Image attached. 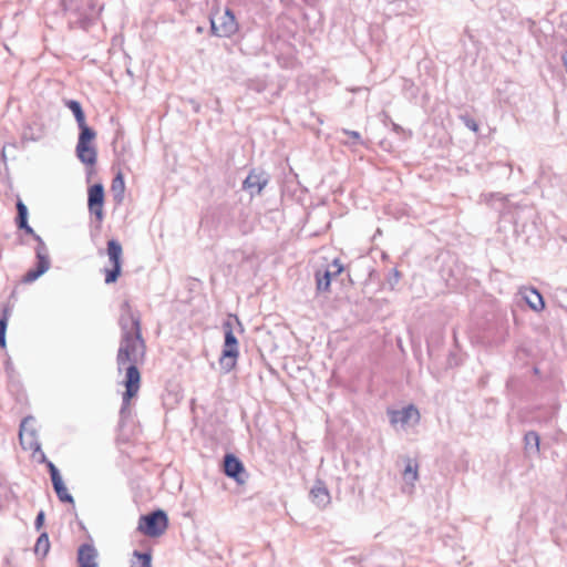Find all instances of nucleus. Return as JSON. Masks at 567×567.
Returning <instances> with one entry per match:
<instances>
[{
    "instance_id": "obj_1",
    "label": "nucleus",
    "mask_w": 567,
    "mask_h": 567,
    "mask_svg": "<svg viewBox=\"0 0 567 567\" xmlns=\"http://www.w3.org/2000/svg\"><path fill=\"white\" fill-rule=\"evenodd\" d=\"M146 344L142 333L121 336L120 347L116 354L117 370H125V400L134 398L141 385V372L138 364L145 361Z\"/></svg>"
},
{
    "instance_id": "obj_2",
    "label": "nucleus",
    "mask_w": 567,
    "mask_h": 567,
    "mask_svg": "<svg viewBox=\"0 0 567 567\" xmlns=\"http://www.w3.org/2000/svg\"><path fill=\"white\" fill-rule=\"evenodd\" d=\"M61 6L71 28L86 30L97 18L102 6L96 0H62Z\"/></svg>"
},
{
    "instance_id": "obj_3",
    "label": "nucleus",
    "mask_w": 567,
    "mask_h": 567,
    "mask_svg": "<svg viewBox=\"0 0 567 567\" xmlns=\"http://www.w3.org/2000/svg\"><path fill=\"white\" fill-rule=\"evenodd\" d=\"M234 321L239 327L240 332L244 331L243 324L236 315H230L229 318L223 322L224 344L219 364L225 373L230 372L236 367L239 357V343L234 332Z\"/></svg>"
},
{
    "instance_id": "obj_4",
    "label": "nucleus",
    "mask_w": 567,
    "mask_h": 567,
    "mask_svg": "<svg viewBox=\"0 0 567 567\" xmlns=\"http://www.w3.org/2000/svg\"><path fill=\"white\" fill-rule=\"evenodd\" d=\"M210 33L218 38H230L239 30V23L234 11L226 8L218 18L209 17Z\"/></svg>"
},
{
    "instance_id": "obj_5",
    "label": "nucleus",
    "mask_w": 567,
    "mask_h": 567,
    "mask_svg": "<svg viewBox=\"0 0 567 567\" xmlns=\"http://www.w3.org/2000/svg\"><path fill=\"white\" fill-rule=\"evenodd\" d=\"M107 256L112 264L111 269H105V284H114L117 281L122 272V245L117 239L107 241Z\"/></svg>"
},
{
    "instance_id": "obj_6",
    "label": "nucleus",
    "mask_w": 567,
    "mask_h": 567,
    "mask_svg": "<svg viewBox=\"0 0 567 567\" xmlns=\"http://www.w3.org/2000/svg\"><path fill=\"white\" fill-rule=\"evenodd\" d=\"M168 527V516L164 509L157 508L141 515L135 532H165Z\"/></svg>"
},
{
    "instance_id": "obj_7",
    "label": "nucleus",
    "mask_w": 567,
    "mask_h": 567,
    "mask_svg": "<svg viewBox=\"0 0 567 567\" xmlns=\"http://www.w3.org/2000/svg\"><path fill=\"white\" fill-rule=\"evenodd\" d=\"M269 182V173L262 168L255 167L249 171L247 177L243 182L241 188L252 198L255 196H259Z\"/></svg>"
},
{
    "instance_id": "obj_8",
    "label": "nucleus",
    "mask_w": 567,
    "mask_h": 567,
    "mask_svg": "<svg viewBox=\"0 0 567 567\" xmlns=\"http://www.w3.org/2000/svg\"><path fill=\"white\" fill-rule=\"evenodd\" d=\"M118 324L121 327V336L125 333L130 336L142 333L140 315L133 311L128 300H124L121 305Z\"/></svg>"
},
{
    "instance_id": "obj_9",
    "label": "nucleus",
    "mask_w": 567,
    "mask_h": 567,
    "mask_svg": "<svg viewBox=\"0 0 567 567\" xmlns=\"http://www.w3.org/2000/svg\"><path fill=\"white\" fill-rule=\"evenodd\" d=\"M223 472L237 484H244L248 477L244 463L233 453L224 455Z\"/></svg>"
},
{
    "instance_id": "obj_10",
    "label": "nucleus",
    "mask_w": 567,
    "mask_h": 567,
    "mask_svg": "<svg viewBox=\"0 0 567 567\" xmlns=\"http://www.w3.org/2000/svg\"><path fill=\"white\" fill-rule=\"evenodd\" d=\"M104 187L101 183H96L89 188L87 206L91 215L95 217L97 223H102L104 218Z\"/></svg>"
},
{
    "instance_id": "obj_11",
    "label": "nucleus",
    "mask_w": 567,
    "mask_h": 567,
    "mask_svg": "<svg viewBox=\"0 0 567 567\" xmlns=\"http://www.w3.org/2000/svg\"><path fill=\"white\" fill-rule=\"evenodd\" d=\"M35 420L32 416H27L23 419V421L20 424L19 430V439L20 444L23 450L25 451H32L33 453H37V451H40V442L38 440L37 431L35 429H31L30 431H27V426L30 423H34Z\"/></svg>"
},
{
    "instance_id": "obj_12",
    "label": "nucleus",
    "mask_w": 567,
    "mask_h": 567,
    "mask_svg": "<svg viewBox=\"0 0 567 567\" xmlns=\"http://www.w3.org/2000/svg\"><path fill=\"white\" fill-rule=\"evenodd\" d=\"M51 266L49 251H35V265L30 268L22 277V282L31 284L44 275Z\"/></svg>"
},
{
    "instance_id": "obj_13",
    "label": "nucleus",
    "mask_w": 567,
    "mask_h": 567,
    "mask_svg": "<svg viewBox=\"0 0 567 567\" xmlns=\"http://www.w3.org/2000/svg\"><path fill=\"white\" fill-rule=\"evenodd\" d=\"M49 473L52 482L53 489L62 503H74L73 496L68 492V488L62 480L59 468L53 464H49Z\"/></svg>"
},
{
    "instance_id": "obj_14",
    "label": "nucleus",
    "mask_w": 567,
    "mask_h": 567,
    "mask_svg": "<svg viewBox=\"0 0 567 567\" xmlns=\"http://www.w3.org/2000/svg\"><path fill=\"white\" fill-rule=\"evenodd\" d=\"M518 295L533 311L540 312L545 309L544 297L535 287H522Z\"/></svg>"
},
{
    "instance_id": "obj_15",
    "label": "nucleus",
    "mask_w": 567,
    "mask_h": 567,
    "mask_svg": "<svg viewBox=\"0 0 567 567\" xmlns=\"http://www.w3.org/2000/svg\"><path fill=\"white\" fill-rule=\"evenodd\" d=\"M142 550L135 549L130 560V567H152V548L148 540L141 543Z\"/></svg>"
},
{
    "instance_id": "obj_16",
    "label": "nucleus",
    "mask_w": 567,
    "mask_h": 567,
    "mask_svg": "<svg viewBox=\"0 0 567 567\" xmlns=\"http://www.w3.org/2000/svg\"><path fill=\"white\" fill-rule=\"evenodd\" d=\"M97 550L92 544H82L78 549L79 567H97Z\"/></svg>"
},
{
    "instance_id": "obj_17",
    "label": "nucleus",
    "mask_w": 567,
    "mask_h": 567,
    "mask_svg": "<svg viewBox=\"0 0 567 567\" xmlns=\"http://www.w3.org/2000/svg\"><path fill=\"white\" fill-rule=\"evenodd\" d=\"M309 496L311 502L319 508H324L331 501L329 491L322 481L316 482L313 487L310 489Z\"/></svg>"
},
{
    "instance_id": "obj_18",
    "label": "nucleus",
    "mask_w": 567,
    "mask_h": 567,
    "mask_svg": "<svg viewBox=\"0 0 567 567\" xmlns=\"http://www.w3.org/2000/svg\"><path fill=\"white\" fill-rule=\"evenodd\" d=\"M45 126L39 121H33L23 127L21 138L23 142H38L45 136Z\"/></svg>"
},
{
    "instance_id": "obj_19",
    "label": "nucleus",
    "mask_w": 567,
    "mask_h": 567,
    "mask_svg": "<svg viewBox=\"0 0 567 567\" xmlns=\"http://www.w3.org/2000/svg\"><path fill=\"white\" fill-rule=\"evenodd\" d=\"M75 153L79 161L84 165L93 166L97 161V152L93 145L76 144Z\"/></svg>"
},
{
    "instance_id": "obj_20",
    "label": "nucleus",
    "mask_w": 567,
    "mask_h": 567,
    "mask_svg": "<svg viewBox=\"0 0 567 567\" xmlns=\"http://www.w3.org/2000/svg\"><path fill=\"white\" fill-rule=\"evenodd\" d=\"M413 415H415L417 420L420 416L419 411L413 405H409L406 408H403L402 410L392 411L390 415V421L392 424L400 423L402 425H405L409 423Z\"/></svg>"
},
{
    "instance_id": "obj_21",
    "label": "nucleus",
    "mask_w": 567,
    "mask_h": 567,
    "mask_svg": "<svg viewBox=\"0 0 567 567\" xmlns=\"http://www.w3.org/2000/svg\"><path fill=\"white\" fill-rule=\"evenodd\" d=\"M540 436L536 431H528L524 435V449L528 455L539 454Z\"/></svg>"
},
{
    "instance_id": "obj_22",
    "label": "nucleus",
    "mask_w": 567,
    "mask_h": 567,
    "mask_svg": "<svg viewBox=\"0 0 567 567\" xmlns=\"http://www.w3.org/2000/svg\"><path fill=\"white\" fill-rule=\"evenodd\" d=\"M111 192L113 194L114 202L120 205L124 199L125 183L122 173H117L112 181Z\"/></svg>"
},
{
    "instance_id": "obj_23",
    "label": "nucleus",
    "mask_w": 567,
    "mask_h": 567,
    "mask_svg": "<svg viewBox=\"0 0 567 567\" xmlns=\"http://www.w3.org/2000/svg\"><path fill=\"white\" fill-rule=\"evenodd\" d=\"M63 103H64V106L68 107L72 112L78 126L83 123H86L85 112L82 107V104L79 101L64 100Z\"/></svg>"
},
{
    "instance_id": "obj_24",
    "label": "nucleus",
    "mask_w": 567,
    "mask_h": 567,
    "mask_svg": "<svg viewBox=\"0 0 567 567\" xmlns=\"http://www.w3.org/2000/svg\"><path fill=\"white\" fill-rule=\"evenodd\" d=\"M316 290L318 293L328 292L330 290L331 281L329 271H321V269L316 270Z\"/></svg>"
},
{
    "instance_id": "obj_25",
    "label": "nucleus",
    "mask_w": 567,
    "mask_h": 567,
    "mask_svg": "<svg viewBox=\"0 0 567 567\" xmlns=\"http://www.w3.org/2000/svg\"><path fill=\"white\" fill-rule=\"evenodd\" d=\"M79 127V137L78 144L92 145V142L96 137V132L94 128L87 125V123H83L78 126Z\"/></svg>"
},
{
    "instance_id": "obj_26",
    "label": "nucleus",
    "mask_w": 567,
    "mask_h": 567,
    "mask_svg": "<svg viewBox=\"0 0 567 567\" xmlns=\"http://www.w3.org/2000/svg\"><path fill=\"white\" fill-rule=\"evenodd\" d=\"M11 315V309L9 305H4L2 308V313L0 316V348L4 349L7 347L6 333L8 328V321Z\"/></svg>"
},
{
    "instance_id": "obj_27",
    "label": "nucleus",
    "mask_w": 567,
    "mask_h": 567,
    "mask_svg": "<svg viewBox=\"0 0 567 567\" xmlns=\"http://www.w3.org/2000/svg\"><path fill=\"white\" fill-rule=\"evenodd\" d=\"M50 547L49 534H39L33 547L35 556L44 558L48 555Z\"/></svg>"
},
{
    "instance_id": "obj_28",
    "label": "nucleus",
    "mask_w": 567,
    "mask_h": 567,
    "mask_svg": "<svg viewBox=\"0 0 567 567\" xmlns=\"http://www.w3.org/2000/svg\"><path fill=\"white\" fill-rule=\"evenodd\" d=\"M419 464L415 460L408 457L403 471V480L406 483L413 484L417 480Z\"/></svg>"
},
{
    "instance_id": "obj_29",
    "label": "nucleus",
    "mask_w": 567,
    "mask_h": 567,
    "mask_svg": "<svg viewBox=\"0 0 567 567\" xmlns=\"http://www.w3.org/2000/svg\"><path fill=\"white\" fill-rule=\"evenodd\" d=\"M18 229L23 230L27 235L32 236V238L37 241V246L34 248V251L45 252L49 251L48 246L45 245L44 240L40 235H38L34 229L27 223V226H19Z\"/></svg>"
},
{
    "instance_id": "obj_30",
    "label": "nucleus",
    "mask_w": 567,
    "mask_h": 567,
    "mask_svg": "<svg viewBox=\"0 0 567 567\" xmlns=\"http://www.w3.org/2000/svg\"><path fill=\"white\" fill-rule=\"evenodd\" d=\"M17 217H16V225L19 226H27L28 221V207L24 205V203L21 199H18L17 204Z\"/></svg>"
},
{
    "instance_id": "obj_31",
    "label": "nucleus",
    "mask_w": 567,
    "mask_h": 567,
    "mask_svg": "<svg viewBox=\"0 0 567 567\" xmlns=\"http://www.w3.org/2000/svg\"><path fill=\"white\" fill-rule=\"evenodd\" d=\"M321 271H329L330 278L333 279L343 271V265L341 264L340 259L336 258L324 269H321Z\"/></svg>"
},
{
    "instance_id": "obj_32",
    "label": "nucleus",
    "mask_w": 567,
    "mask_h": 567,
    "mask_svg": "<svg viewBox=\"0 0 567 567\" xmlns=\"http://www.w3.org/2000/svg\"><path fill=\"white\" fill-rule=\"evenodd\" d=\"M401 279V274L396 268H392L386 277V282L391 289H394V287L399 284Z\"/></svg>"
},
{
    "instance_id": "obj_33",
    "label": "nucleus",
    "mask_w": 567,
    "mask_h": 567,
    "mask_svg": "<svg viewBox=\"0 0 567 567\" xmlns=\"http://www.w3.org/2000/svg\"><path fill=\"white\" fill-rule=\"evenodd\" d=\"M342 133L348 135L351 138V142H348V144H350V145L362 144L361 134L359 132L343 128Z\"/></svg>"
},
{
    "instance_id": "obj_34",
    "label": "nucleus",
    "mask_w": 567,
    "mask_h": 567,
    "mask_svg": "<svg viewBox=\"0 0 567 567\" xmlns=\"http://www.w3.org/2000/svg\"><path fill=\"white\" fill-rule=\"evenodd\" d=\"M461 121L472 132H474V133L478 132V128H480L478 123L473 117H471L468 115H462Z\"/></svg>"
},
{
    "instance_id": "obj_35",
    "label": "nucleus",
    "mask_w": 567,
    "mask_h": 567,
    "mask_svg": "<svg viewBox=\"0 0 567 567\" xmlns=\"http://www.w3.org/2000/svg\"><path fill=\"white\" fill-rule=\"evenodd\" d=\"M130 401H131V399L125 400V392H124L123 396H122V406L120 410V415L122 419H124L126 416V414L130 413V409H128Z\"/></svg>"
},
{
    "instance_id": "obj_36",
    "label": "nucleus",
    "mask_w": 567,
    "mask_h": 567,
    "mask_svg": "<svg viewBox=\"0 0 567 567\" xmlns=\"http://www.w3.org/2000/svg\"><path fill=\"white\" fill-rule=\"evenodd\" d=\"M249 89L256 91L257 93H261L266 89V83L262 81H251L249 83Z\"/></svg>"
},
{
    "instance_id": "obj_37",
    "label": "nucleus",
    "mask_w": 567,
    "mask_h": 567,
    "mask_svg": "<svg viewBox=\"0 0 567 567\" xmlns=\"http://www.w3.org/2000/svg\"><path fill=\"white\" fill-rule=\"evenodd\" d=\"M44 518H45L44 512L40 511L34 519V527L37 530H39L43 526Z\"/></svg>"
},
{
    "instance_id": "obj_38",
    "label": "nucleus",
    "mask_w": 567,
    "mask_h": 567,
    "mask_svg": "<svg viewBox=\"0 0 567 567\" xmlns=\"http://www.w3.org/2000/svg\"><path fill=\"white\" fill-rule=\"evenodd\" d=\"M73 523L76 524V527L80 532H86V527L84 526L83 522L78 518V516H74V520H70V526L72 530H74Z\"/></svg>"
},
{
    "instance_id": "obj_39",
    "label": "nucleus",
    "mask_w": 567,
    "mask_h": 567,
    "mask_svg": "<svg viewBox=\"0 0 567 567\" xmlns=\"http://www.w3.org/2000/svg\"><path fill=\"white\" fill-rule=\"evenodd\" d=\"M37 453L40 454L39 463L45 464L47 467L49 468V464L52 463V462L47 458L44 452L40 449V451H37Z\"/></svg>"
},
{
    "instance_id": "obj_40",
    "label": "nucleus",
    "mask_w": 567,
    "mask_h": 567,
    "mask_svg": "<svg viewBox=\"0 0 567 567\" xmlns=\"http://www.w3.org/2000/svg\"><path fill=\"white\" fill-rule=\"evenodd\" d=\"M379 116H380L381 121H382L384 124H388V123H391V122H392L391 116H390L386 112H384V111H383V112H381Z\"/></svg>"
},
{
    "instance_id": "obj_41",
    "label": "nucleus",
    "mask_w": 567,
    "mask_h": 567,
    "mask_svg": "<svg viewBox=\"0 0 567 567\" xmlns=\"http://www.w3.org/2000/svg\"><path fill=\"white\" fill-rule=\"evenodd\" d=\"M390 124H391V126H392V130H393L395 133H401V132H403L402 126H400L399 124L394 123L393 121H392Z\"/></svg>"
},
{
    "instance_id": "obj_42",
    "label": "nucleus",
    "mask_w": 567,
    "mask_h": 567,
    "mask_svg": "<svg viewBox=\"0 0 567 567\" xmlns=\"http://www.w3.org/2000/svg\"><path fill=\"white\" fill-rule=\"evenodd\" d=\"M12 370H13V368H12V363L8 360V361L6 362V371H7V372H9V371H12Z\"/></svg>"
},
{
    "instance_id": "obj_43",
    "label": "nucleus",
    "mask_w": 567,
    "mask_h": 567,
    "mask_svg": "<svg viewBox=\"0 0 567 567\" xmlns=\"http://www.w3.org/2000/svg\"><path fill=\"white\" fill-rule=\"evenodd\" d=\"M563 61L567 72V51L563 54Z\"/></svg>"
},
{
    "instance_id": "obj_44",
    "label": "nucleus",
    "mask_w": 567,
    "mask_h": 567,
    "mask_svg": "<svg viewBox=\"0 0 567 567\" xmlns=\"http://www.w3.org/2000/svg\"><path fill=\"white\" fill-rule=\"evenodd\" d=\"M146 536L151 537V538H155V537H158L161 536L162 534H155V533H152V534H145Z\"/></svg>"
},
{
    "instance_id": "obj_45",
    "label": "nucleus",
    "mask_w": 567,
    "mask_h": 567,
    "mask_svg": "<svg viewBox=\"0 0 567 567\" xmlns=\"http://www.w3.org/2000/svg\"><path fill=\"white\" fill-rule=\"evenodd\" d=\"M33 424H34V423H30V424L27 426V431H30L31 429H34V427H33Z\"/></svg>"
},
{
    "instance_id": "obj_46",
    "label": "nucleus",
    "mask_w": 567,
    "mask_h": 567,
    "mask_svg": "<svg viewBox=\"0 0 567 567\" xmlns=\"http://www.w3.org/2000/svg\"><path fill=\"white\" fill-rule=\"evenodd\" d=\"M565 293L567 295V290L565 291Z\"/></svg>"
},
{
    "instance_id": "obj_47",
    "label": "nucleus",
    "mask_w": 567,
    "mask_h": 567,
    "mask_svg": "<svg viewBox=\"0 0 567 567\" xmlns=\"http://www.w3.org/2000/svg\"><path fill=\"white\" fill-rule=\"evenodd\" d=\"M566 195H567V190H566Z\"/></svg>"
}]
</instances>
